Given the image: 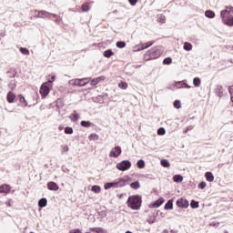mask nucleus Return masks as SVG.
<instances>
[{"label": "nucleus", "mask_w": 233, "mask_h": 233, "mask_svg": "<svg viewBox=\"0 0 233 233\" xmlns=\"http://www.w3.org/2000/svg\"><path fill=\"white\" fill-rule=\"evenodd\" d=\"M147 223H150L151 225L152 223H156V217L147 218Z\"/></svg>", "instance_id": "48"}, {"label": "nucleus", "mask_w": 233, "mask_h": 233, "mask_svg": "<svg viewBox=\"0 0 233 233\" xmlns=\"http://www.w3.org/2000/svg\"><path fill=\"white\" fill-rule=\"evenodd\" d=\"M205 15L206 17H208V19H214V17H216V13L212 10H208L205 12Z\"/></svg>", "instance_id": "19"}, {"label": "nucleus", "mask_w": 233, "mask_h": 233, "mask_svg": "<svg viewBox=\"0 0 233 233\" xmlns=\"http://www.w3.org/2000/svg\"><path fill=\"white\" fill-rule=\"evenodd\" d=\"M69 233H81L80 229H71Z\"/></svg>", "instance_id": "52"}, {"label": "nucleus", "mask_w": 233, "mask_h": 233, "mask_svg": "<svg viewBox=\"0 0 233 233\" xmlns=\"http://www.w3.org/2000/svg\"><path fill=\"white\" fill-rule=\"evenodd\" d=\"M116 188H121L122 187H127L128 185L127 178H118L115 180Z\"/></svg>", "instance_id": "9"}, {"label": "nucleus", "mask_w": 233, "mask_h": 233, "mask_svg": "<svg viewBox=\"0 0 233 233\" xmlns=\"http://www.w3.org/2000/svg\"><path fill=\"white\" fill-rule=\"evenodd\" d=\"M141 197L134 195L128 198L127 207L132 208V210H139L141 208Z\"/></svg>", "instance_id": "2"}, {"label": "nucleus", "mask_w": 233, "mask_h": 233, "mask_svg": "<svg viewBox=\"0 0 233 233\" xmlns=\"http://www.w3.org/2000/svg\"><path fill=\"white\" fill-rule=\"evenodd\" d=\"M177 205L179 207V208H188V200L185 198H180L177 200Z\"/></svg>", "instance_id": "10"}, {"label": "nucleus", "mask_w": 233, "mask_h": 233, "mask_svg": "<svg viewBox=\"0 0 233 233\" xmlns=\"http://www.w3.org/2000/svg\"><path fill=\"white\" fill-rule=\"evenodd\" d=\"M174 208V204L172 201L168 200L167 203L165 205V210H172Z\"/></svg>", "instance_id": "27"}, {"label": "nucleus", "mask_w": 233, "mask_h": 233, "mask_svg": "<svg viewBox=\"0 0 233 233\" xmlns=\"http://www.w3.org/2000/svg\"><path fill=\"white\" fill-rule=\"evenodd\" d=\"M161 56V52L158 47H153L151 50L147 51L144 57L146 61H150V59H157Z\"/></svg>", "instance_id": "3"}, {"label": "nucleus", "mask_w": 233, "mask_h": 233, "mask_svg": "<svg viewBox=\"0 0 233 233\" xmlns=\"http://www.w3.org/2000/svg\"><path fill=\"white\" fill-rule=\"evenodd\" d=\"M33 14L35 17L41 18V19H50V16L52 15V13H49L47 11L42 10H35L33 11Z\"/></svg>", "instance_id": "6"}, {"label": "nucleus", "mask_w": 233, "mask_h": 233, "mask_svg": "<svg viewBox=\"0 0 233 233\" xmlns=\"http://www.w3.org/2000/svg\"><path fill=\"white\" fill-rule=\"evenodd\" d=\"M188 130H192V127H188L185 132H188Z\"/></svg>", "instance_id": "57"}, {"label": "nucleus", "mask_w": 233, "mask_h": 233, "mask_svg": "<svg viewBox=\"0 0 233 233\" xmlns=\"http://www.w3.org/2000/svg\"><path fill=\"white\" fill-rule=\"evenodd\" d=\"M164 65H172V58L171 57H167L163 60Z\"/></svg>", "instance_id": "43"}, {"label": "nucleus", "mask_w": 233, "mask_h": 233, "mask_svg": "<svg viewBox=\"0 0 233 233\" xmlns=\"http://www.w3.org/2000/svg\"><path fill=\"white\" fill-rule=\"evenodd\" d=\"M61 148H62L63 152H68V150H69L68 146H66V145L62 146Z\"/></svg>", "instance_id": "50"}, {"label": "nucleus", "mask_w": 233, "mask_h": 233, "mask_svg": "<svg viewBox=\"0 0 233 233\" xmlns=\"http://www.w3.org/2000/svg\"><path fill=\"white\" fill-rule=\"evenodd\" d=\"M118 87L122 88L123 90H127V88L128 87V86L127 85V83L122 82L118 84Z\"/></svg>", "instance_id": "44"}, {"label": "nucleus", "mask_w": 233, "mask_h": 233, "mask_svg": "<svg viewBox=\"0 0 233 233\" xmlns=\"http://www.w3.org/2000/svg\"><path fill=\"white\" fill-rule=\"evenodd\" d=\"M106 77L105 76H98L96 78H93L90 82L91 86H96V85H99L101 81H105Z\"/></svg>", "instance_id": "11"}, {"label": "nucleus", "mask_w": 233, "mask_h": 233, "mask_svg": "<svg viewBox=\"0 0 233 233\" xmlns=\"http://www.w3.org/2000/svg\"><path fill=\"white\" fill-rule=\"evenodd\" d=\"M159 22L160 23H165V16H161Z\"/></svg>", "instance_id": "56"}, {"label": "nucleus", "mask_w": 233, "mask_h": 233, "mask_svg": "<svg viewBox=\"0 0 233 233\" xmlns=\"http://www.w3.org/2000/svg\"><path fill=\"white\" fill-rule=\"evenodd\" d=\"M102 214H104L105 216H106V211H103Z\"/></svg>", "instance_id": "59"}, {"label": "nucleus", "mask_w": 233, "mask_h": 233, "mask_svg": "<svg viewBox=\"0 0 233 233\" xmlns=\"http://www.w3.org/2000/svg\"><path fill=\"white\" fill-rule=\"evenodd\" d=\"M97 139H99V135L96 133H92L91 135H89L90 141H97Z\"/></svg>", "instance_id": "30"}, {"label": "nucleus", "mask_w": 233, "mask_h": 233, "mask_svg": "<svg viewBox=\"0 0 233 233\" xmlns=\"http://www.w3.org/2000/svg\"><path fill=\"white\" fill-rule=\"evenodd\" d=\"M144 45V48H145V50H146V48H149V46H152L153 45H154V41H152V42H147V43H145V44H143Z\"/></svg>", "instance_id": "46"}, {"label": "nucleus", "mask_w": 233, "mask_h": 233, "mask_svg": "<svg viewBox=\"0 0 233 233\" xmlns=\"http://www.w3.org/2000/svg\"><path fill=\"white\" fill-rule=\"evenodd\" d=\"M162 203H165V199L163 198H158L154 203L149 205V208H159Z\"/></svg>", "instance_id": "12"}, {"label": "nucleus", "mask_w": 233, "mask_h": 233, "mask_svg": "<svg viewBox=\"0 0 233 233\" xmlns=\"http://www.w3.org/2000/svg\"><path fill=\"white\" fill-rule=\"evenodd\" d=\"M157 134L158 136H165V134H167V130H165V127H160L157 130Z\"/></svg>", "instance_id": "41"}, {"label": "nucleus", "mask_w": 233, "mask_h": 233, "mask_svg": "<svg viewBox=\"0 0 233 233\" xmlns=\"http://www.w3.org/2000/svg\"><path fill=\"white\" fill-rule=\"evenodd\" d=\"M96 233H107V231L103 228H97Z\"/></svg>", "instance_id": "47"}, {"label": "nucleus", "mask_w": 233, "mask_h": 233, "mask_svg": "<svg viewBox=\"0 0 233 233\" xmlns=\"http://www.w3.org/2000/svg\"><path fill=\"white\" fill-rule=\"evenodd\" d=\"M190 207L191 208H199V202L191 200Z\"/></svg>", "instance_id": "35"}, {"label": "nucleus", "mask_w": 233, "mask_h": 233, "mask_svg": "<svg viewBox=\"0 0 233 233\" xmlns=\"http://www.w3.org/2000/svg\"><path fill=\"white\" fill-rule=\"evenodd\" d=\"M48 81H51V85H52V83L56 81V76H52L51 79Z\"/></svg>", "instance_id": "54"}, {"label": "nucleus", "mask_w": 233, "mask_h": 233, "mask_svg": "<svg viewBox=\"0 0 233 233\" xmlns=\"http://www.w3.org/2000/svg\"><path fill=\"white\" fill-rule=\"evenodd\" d=\"M14 86H15L13 85V86H11V88H14Z\"/></svg>", "instance_id": "62"}, {"label": "nucleus", "mask_w": 233, "mask_h": 233, "mask_svg": "<svg viewBox=\"0 0 233 233\" xmlns=\"http://www.w3.org/2000/svg\"><path fill=\"white\" fill-rule=\"evenodd\" d=\"M193 85L196 87L199 86L201 85V79L199 77H195L193 79Z\"/></svg>", "instance_id": "32"}, {"label": "nucleus", "mask_w": 233, "mask_h": 233, "mask_svg": "<svg viewBox=\"0 0 233 233\" xmlns=\"http://www.w3.org/2000/svg\"><path fill=\"white\" fill-rule=\"evenodd\" d=\"M125 46H127V43H125L123 41L116 42V47L117 48H125Z\"/></svg>", "instance_id": "39"}, {"label": "nucleus", "mask_w": 233, "mask_h": 233, "mask_svg": "<svg viewBox=\"0 0 233 233\" xmlns=\"http://www.w3.org/2000/svg\"><path fill=\"white\" fill-rule=\"evenodd\" d=\"M130 167H132V162H130L129 160H123L122 162L116 164V168L121 172L128 170Z\"/></svg>", "instance_id": "7"}, {"label": "nucleus", "mask_w": 233, "mask_h": 233, "mask_svg": "<svg viewBox=\"0 0 233 233\" xmlns=\"http://www.w3.org/2000/svg\"><path fill=\"white\" fill-rule=\"evenodd\" d=\"M188 130H192V127H188L185 132H188Z\"/></svg>", "instance_id": "58"}, {"label": "nucleus", "mask_w": 233, "mask_h": 233, "mask_svg": "<svg viewBox=\"0 0 233 233\" xmlns=\"http://www.w3.org/2000/svg\"><path fill=\"white\" fill-rule=\"evenodd\" d=\"M141 50H145L144 44H138L133 47V52H141Z\"/></svg>", "instance_id": "18"}, {"label": "nucleus", "mask_w": 233, "mask_h": 233, "mask_svg": "<svg viewBox=\"0 0 233 233\" xmlns=\"http://www.w3.org/2000/svg\"><path fill=\"white\" fill-rule=\"evenodd\" d=\"M65 134H74V129L70 127H65Z\"/></svg>", "instance_id": "42"}, {"label": "nucleus", "mask_w": 233, "mask_h": 233, "mask_svg": "<svg viewBox=\"0 0 233 233\" xmlns=\"http://www.w3.org/2000/svg\"><path fill=\"white\" fill-rule=\"evenodd\" d=\"M86 81H87V83H89V82H90V80H85V83H86Z\"/></svg>", "instance_id": "61"}, {"label": "nucleus", "mask_w": 233, "mask_h": 233, "mask_svg": "<svg viewBox=\"0 0 233 233\" xmlns=\"http://www.w3.org/2000/svg\"><path fill=\"white\" fill-rule=\"evenodd\" d=\"M205 177L209 183H212V181H214V175L212 174V172H207L205 174Z\"/></svg>", "instance_id": "20"}, {"label": "nucleus", "mask_w": 233, "mask_h": 233, "mask_svg": "<svg viewBox=\"0 0 233 233\" xmlns=\"http://www.w3.org/2000/svg\"><path fill=\"white\" fill-rule=\"evenodd\" d=\"M88 81H90V77L71 79L68 83L72 86H86L88 85Z\"/></svg>", "instance_id": "4"}, {"label": "nucleus", "mask_w": 233, "mask_h": 233, "mask_svg": "<svg viewBox=\"0 0 233 233\" xmlns=\"http://www.w3.org/2000/svg\"><path fill=\"white\" fill-rule=\"evenodd\" d=\"M6 207H12V199H9L5 202Z\"/></svg>", "instance_id": "53"}, {"label": "nucleus", "mask_w": 233, "mask_h": 233, "mask_svg": "<svg viewBox=\"0 0 233 233\" xmlns=\"http://www.w3.org/2000/svg\"><path fill=\"white\" fill-rule=\"evenodd\" d=\"M184 50H186L187 52H190V50H192V44H190L189 42H186L184 44L183 46Z\"/></svg>", "instance_id": "26"}, {"label": "nucleus", "mask_w": 233, "mask_h": 233, "mask_svg": "<svg viewBox=\"0 0 233 233\" xmlns=\"http://www.w3.org/2000/svg\"><path fill=\"white\" fill-rule=\"evenodd\" d=\"M231 96V101H232V103H233V94L232 95H230Z\"/></svg>", "instance_id": "60"}, {"label": "nucleus", "mask_w": 233, "mask_h": 233, "mask_svg": "<svg viewBox=\"0 0 233 233\" xmlns=\"http://www.w3.org/2000/svg\"><path fill=\"white\" fill-rule=\"evenodd\" d=\"M11 189L12 187H10V185L4 184L0 186V194H8Z\"/></svg>", "instance_id": "14"}, {"label": "nucleus", "mask_w": 233, "mask_h": 233, "mask_svg": "<svg viewBox=\"0 0 233 233\" xmlns=\"http://www.w3.org/2000/svg\"><path fill=\"white\" fill-rule=\"evenodd\" d=\"M160 164L162 167H164L165 168H168V167H170V162H168V160L167 159H162L160 161Z\"/></svg>", "instance_id": "31"}, {"label": "nucleus", "mask_w": 233, "mask_h": 233, "mask_svg": "<svg viewBox=\"0 0 233 233\" xmlns=\"http://www.w3.org/2000/svg\"><path fill=\"white\" fill-rule=\"evenodd\" d=\"M89 10H90V5H88V3L82 5V12H88Z\"/></svg>", "instance_id": "36"}, {"label": "nucleus", "mask_w": 233, "mask_h": 233, "mask_svg": "<svg viewBox=\"0 0 233 233\" xmlns=\"http://www.w3.org/2000/svg\"><path fill=\"white\" fill-rule=\"evenodd\" d=\"M137 167L138 168H145V160L141 159L137 162Z\"/></svg>", "instance_id": "37"}, {"label": "nucleus", "mask_w": 233, "mask_h": 233, "mask_svg": "<svg viewBox=\"0 0 233 233\" xmlns=\"http://www.w3.org/2000/svg\"><path fill=\"white\" fill-rule=\"evenodd\" d=\"M173 181L175 183H182L183 182V176H181V175H175L173 177Z\"/></svg>", "instance_id": "24"}, {"label": "nucleus", "mask_w": 233, "mask_h": 233, "mask_svg": "<svg viewBox=\"0 0 233 233\" xmlns=\"http://www.w3.org/2000/svg\"><path fill=\"white\" fill-rule=\"evenodd\" d=\"M90 230H92V232L97 233V228H91Z\"/></svg>", "instance_id": "55"}, {"label": "nucleus", "mask_w": 233, "mask_h": 233, "mask_svg": "<svg viewBox=\"0 0 233 233\" xmlns=\"http://www.w3.org/2000/svg\"><path fill=\"white\" fill-rule=\"evenodd\" d=\"M20 52L21 54H23V56H30V51L28 50V48L21 47Z\"/></svg>", "instance_id": "34"}, {"label": "nucleus", "mask_w": 233, "mask_h": 233, "mask_svg": "<svg viewBox=\"0 0 233 233\" xmlns=\"http://www.w3.org/2000/svg\"><path fill=\"white\" fill-rule=\"evenodd\" d=\"M105 190H109V188H117L116 186V181L107 182L104 185Z\"/></svg>", "instance_id": "16"}, {"label": "nucleus", "mask_w": 233, "mask_h": 233, "mask_svg": "<svg viewBox=\"0 0 233 233\" xmlns=\"http://www.w3.org/2000/svg\"><path fill=\"white\" fill-rule=\"evenodd\" d=\"M91 190L95 194H99L101 192V187H99V186H93Z\"/></svg>", "instance_id": "33"}, {"label": "nucleus", "mask_w": 233, "mask_h": 233, "mask_svg": "<svg viewBox=\"0 0 233 233\" xmlns=\"http://www.w3.org/2000/svg\"><path fill=\"white\" fill-rule=\"evenodd\" d=\"M130 187L134 189V190H137V188H139L141 187V185L139 184V181H136V182H132L130 184Z\"/></svg>", "instance_id": "29"}, {"label": "nucleus", "mask_w": 233, "mask_h": 233, "mask_svg": "<svg viewBox=\"0 0 233 233\" xmlns=\"http://www.w3.org/2000/svg\"><path fill=\"white\" fill-rule=\"evenodd\" d=\"M48 201L46 200V198H41L38 201V206L40 207V208H45V207H46Z\"/></svg>", "instance_id": "23"}, {"label": "nucleus", "mask_w": 233, "mask_h": 233, "mask_svg": "<svg viewBox=\"0 0 233 233\" xmlns=\"http://www.w3.org/2000/svg\"><path fill=\"white\" fill-rule=\"evenodd\" d=\"M51 15H52V17H55V18H56L55 23H56V25H60V24H61V21H63V19L61 18V16H59V15H56V14H52Z\"/></svg>", "instance_id": "28"}, {"label": "nucleus", "mask_w": 233, "mask_h": 233, "mask_svg": "<svg viewBox=\"0 0 233 233\" xmlns=\"http://www.w3.org/2000/svg\"><path fill=\"white\" fill-rule=\"evenodd\" d=\"M129 3L131 6H136V5H137V0H129Z\"/></svg>", "instance_id": "49"}, {"label": "nucleus", "mask_w": 233, "mask_h": 233, "mask_svg": "<svg viewBox=\"0 0 233 233\" xmlns=\"http://www.w3.org/2000/svg\"><path fill=\"white\" fill-rule=\"evenodd\" d=\"M198 188H200V190H205V188H207V182L202 181L198 184Z\"/></svg>", "instance_id": "40"}, {"label": "nucleus", "mask_w": 233, "mask_h": 233, "mask_svg": "<svg viewBox=\"0 0 233 233\" xmlns=\"http://www.w3.org/2000/svg\"><path fill=\"white\" fill-rule=\"evenodd\" d=\"M19 101H20V105L21 106H28V102L26 101V98H25V96H23V95H19Z\"/></svg>", "instance_id": "17"}, {"label": "nucleus", "mask_w": 233, "mask_h": 233, "mask_svg": "<svg viewBox=\"0 0 233 233\" xmlns=\"http://www.w3.org/2000/svg\"><path fill=\"white\" fill-rule=\"evenodd\" d=\"M47 188H48V190L57 191V190H59V186L56 182H49L47 184Z\"/></svg>", "instance_id": "15"}, {"label": "nucleus", "mask_w": 233, "mask_h": 233, "mask_svg": "<svg viewBox=\"0 0 233 233\" xmlns=\"http://www.w3.org/2000/svg\"><path fill=\"white\" fill-rule=\"evenodd\" d=\"M59 130H62V127H59Z\"/></svg>", "instance_id": "63"}, {"label": "nucleus", "mask_w": 233, "mask_h": 233, "mask_svg": "<svg viewBox=\"0 0 233 233\" xmlns=\"http://www.w3.org/2000/svg\"><path fill=\"white\" fill-rule=\"evenodd\" d=\"M113 54H114V52H112V50H110V49L106 50L104 52V57H112Z\"/></svg>", "instance_id": "38"}, {"label": "nucleus", "mask_w": 233, "mask_h": 233, "mask_svg": "<svg viewBox=\"0 0 233 233\" xmlns=\"http://www.w3.org/2000/svg\"><path fill=\"white\" fill-rule=\"evenodd\" d=\"M174 106H175V108H177V109L181 108V101L176 100L174 102Z\"/></svg>", "instance_id": "45"}, {"label": "nucleus", "mask_w": 233, "mask_h": 233, "mask_svg": "<svg viewBox=\"0 0 233 233\" xmlns=\"http://www.w3.org/2000/svg\"><path fill=\"white\" fill-rule=\"evenodd\" d=\"M7 101L8 103H14V101H15V95L12 92H9L7 94Z\"/></svg>", "instance_id": "21"}, {"label": "nucleus", "mask_w": 233, "mask_h": 233, "mask_svg": "<svg viewBox=\"0 0 233 233\" xmlns=\"http://www.w3.org/2000/svg\"><path fill=\"white\" fill-rule=\"evenodd\" d=\"M30 233H34V232H30Z\"/></svg>", "instance_id": "64"}, {"label": "nucleus", "mask_w": 233, "mask_h": 233, "mask_svg": "<svg viewBox=\"0 0 233 233\" xmlns=\"http://www.w3.org/2000/svg\"><path fill=\"white\" fill-rule=\"evenodd\" d=\"M174 86L175 88H190V86L185 83V81L175 82Z\"/></svg>", "instance_id": "13"}, {"label": "nucleus", "mask_w": 233, "mask_h": 233, "mask_svg": "<svg viewBox=\"0 0 233 233\" xmlns=\"http://www.w3.org/2000/svg\"><path fill=\"white\" fill-rule=\"evenodd\" d=\"M71 121L76 122V121H79V114H77V112L74 111L73 114L69 116Z\"/></svg>", "instance_id": "22"}, {"label": "nucleus", "mask_w": 233, "mask_h": 233, "mask_svg": "<svg viewBox=\"0 0 233 233\" xmlns=\"http://www.w3.org/2000/svg\"><path fill=\"white\" fill-rule=\"evenodd\" d=\"M122 149H121V147L119 146H116L115 147H113L111 149V151L109 152V157H117L120 154H121Z\"/></svg>", "instance_id": "8"}, {"label": "nucleus", "mask_w": 233, "mask_h": 233, "mask_svg": "<svg viewBox=\"0 0 233 233\" xmlns=\"http://www.w3.org/2000/svg\"><path fill=\"white\" fill-rule=\"evenodd\" d=\"M80 125L81 127H84V128H90V127H92V122L83 120Z\"/></svg>", "instance_id": "25"}, {"label": "nucleus", "mask_w": 233, "mask_h": 233, "mask_svg": "<svg viewBox=\"0 0 233 233\" xmlns=\"http://www.w3.org/2000/svg\"><path fill=\"white\" fill-rule=\"evenodd\" d=\"M228 90L230 96L233 95V86H229L228 87Z\"/></svg>", "instance_id": "51"}, {"label": "nucleus", "mask_w": 233, "mask_h": 233, "mask_svg": "<svg viewBox=\"0 0 233 233\" xmlns=\"http://www.w3.org/2000/svg\"><path fill=\"white\" fill-rule=\"evenodd\" d=\"M233 7L231 5L226 6V9L220 12L222 23L228 26H233Z\"/></svg>", "instance_id": "1"}, {"label": "nucleus", "mask_w": 233, "mask_h": 233, "mask_svg": "<svg viewBox=\"0 0 233 233\" xmlns=\"http://www.w3.org/2000/svg\"><path fill=\"white\" fill-rule=\"evenodd\" d=\"M50 88H52V81H47L42 84L40 87V94L43 97H46L50 94Z\"/></svg>", "instance_id": "5"}]
</instances>
